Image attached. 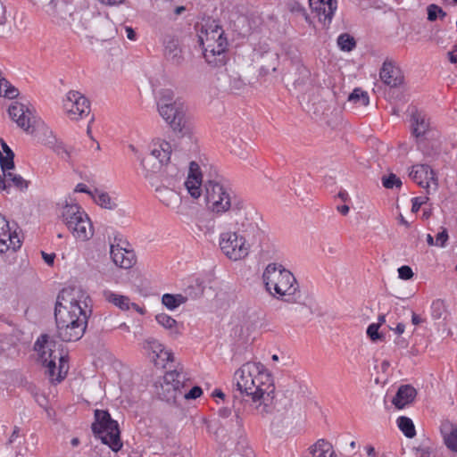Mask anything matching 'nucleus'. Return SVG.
Segmentation results:
<instances>
[{"mask_svg": "<svg viewBox=\"0 0 457 457\" xmlns=\"http://www.w3.org/2000/svg\"><path fill=\"white\" fill-rule=\"evenodd\" d=\"M237 389L251 397L254 413L266 418L275 410V386L260 362H245L234 375Z\"/></svg>", "mask_w": 457, "mask_h": 457, "instance_id": "f257e3e1", "label": "nucleus"}, {"mask_svg": "<svg viewBox=\"0 0 457 457\" xmlns=\"http://www.w3.org/2000/svg\"><path fill=\"white\" fill-rule=\"evenodd\" d=\"M81 297L82 292L74 287L62 289L57 296L54 318L57 337L62 341H78L86 331L91 310H87L85 303L81 306Z\"/></svg>", "mask_w": 457, "mask_h": 457, "instance_id": "f03ea898", "label": "nucleus"}, {"mask_svg": "<svg viewBox=\"0 0 457 457\" xmlns=\"http://www.w3.org/2000/svg\"><path fill=\"white\" fill-rule=\"evenodd\" d=\"M262 280L266 290L272 296L291 303L299 302V285L293 273L281 264H268L263 271Z\"/></svg>", "mask_w": 457, "mask_h": 457, "instance_id": "7ed1b4c3", "label": "nucleus"}, {"mask_svg": "<svg viewBox=\"0 0 457 457\" xmlns=\"http://www.w3.org/2000/svg\"><path fill=\"white\" fill-rule=\"evenodd\" d=\"M198 42L208 63L214 66L225 64L228 43L227 37H224V30L216 21L213 20L202 25L198 34Z\"/></svg>", "mask_w": 457, "mask_h": 457, "instance_id": "20e7f679", "label": "nucleus"}, {"mask_svg": "<svg viewBox=\"0 0 457 457\" xmlns=\"http://www.w3.org/2000/svg\"><path fill=\"white\" fill-rule=\"evenodd\" d=\"M205 201L207 208L213 213L222 214L232 212L236 214L244 209V201L238 198L234 191L215 178L204 183Z\"/></svg>", "mask_w": 457, "mask_h": 457, "instance_id": "39448f33", "label": "nucleus"}, {"mask_svg": "<svg viewBox=\"0 0 457 457\" xmlns=\"http://www.w3.org/2000/svg\"><path fill=\"white\" fill-rule=\"evenodd\" d=\"M61 347L57 342L47 334L41 335L34 345V350L37 352L39 359L46 366V373L52 381L61 382L68 373V355L62 353L57 356L56 347Z\"/></svg>", "mask_w": 457, "mask_h": 457, "instance_id": "423d86ee", "label": "nucleus"}, {"mask_svg": "<svg viewBox=\"0 0 457 457\" xmlns=\"http://www.w3.org/2000/svg\"><path fill=\"white\" fill-rule=\"evenodd\" d=\"M61 218L72 236L80 241H87L94 236V228L86 212L77 204H66Z\"/></svg>", "mask_w": 457, "mask_h": 457, "instance_id": "0eeeda50", "label": "nucleus"}, {"mask_svg": "<svg viewBox=\"0 0 457 457\" xmlns=\"http://www.w3.org/2000/svg\"><path fill=\"white\" fill-rule=\"evenodd\" d=\"M95 419L92 424L94 434L112 451L118 452L122 446L118 422L111 418L107 411L103 410L95 411Z\"/></svg>", "mask_w": 457, "mask_h": 457, "instance_id": "6e6552de", "label": "nucleus"}, {"mask_svg": "<svg viewBox=\"0 0 457 457\" xmlns=\"http://www.w3.org/2000/svg\"><path fill=\"white\" fill-rule=\"evenodd\" d=\"M158 112L174 132L182 135L188 132L186 110L183 104L177 101L168 103V99L163 96L158 101Z\"/></svg>", "mask_w": 457, "mask_h": 457, "instance_id": "1a4fd4ad", "label": "nucleus"}, {"mask_svg": "<svg viewBox=\"0 0 457 457\" xmlns=\"http://www.w3.org/2000/svg\"><path fill=\"white\" fill-rule=\"evenodd\" d=\"M219 245L224 255L234 262L246 258L250 252V244L236 231L222 232Z\"/></svg>", "mask_w": 457, "mask_h": 457, "instance_id": "9d476101", "label": "nucleus"}, {"mask_svg": "<svg viewBox=\"0 0 457 457\" xmlns=\"http://www.w3.org/2000/svg\"><path fill=\"white\" fill-rule=\"evenodd\" d=\"M11 119L19 128L28 134H34L37 129L42 131V124L34 113V109L20 102H14L8 108Z\"/></svg>", "mask_w": 457, "mask_h": 457, "instance_id": "9b49d317", "label": "nucleus"}, {"mask_svg": "<svg viewBox=\"0 0 457 457\" xmlns=\"http://www.w3.org/2000/svg\"><path fill=\"white\" fill-rule=\"evenodd\" d=\"M63 110L67 116L73 120L88 117L89 121L94 120V117L90 116L91 110L88 99L79 91L71 90L67 93L63 100Z\"/></svg>", "mask_w": 457, "mask_h": 457, "instance_id": "f8f14e48", "label": "nucleus"}, {"mask_svg": "<svg viewBox=\"0 0 457 457\" xmlns=\"http://www.w3.org/2000/svg\"><path fill=\"white\" fill-rule=\"evenodd\" d=\"M179 171L174 175V178L164 179L162 184L155 188L156 197L167 208L179 212L182 204V197L177 191V184L179 183L178 175Z\"/></svg>", "mask_w": 457, "mask_h": 457, "instance_id": "ddd939ff", "label": "nucleus"}, {"mask_svg": "<svg viewBox=\"0 0 457 457\" xmlns=\"http://www.w3.org/2000/svg\"><path fill=\"white\" fill-rule=\"evenodd\" d=\"M409 176L420 187L425 188L428 195L436 192L439 187L436 173L428 164L413 165Z\"/></svg>", "mask_w": 457, "mask_h": 457, "instance_id": "4468645a", "label": "nucleus"}, {"mask_svg": "<svg viewBox=\"0 0 457 457\" xmlns=\"http://www.w3.org/2000/svg\"><path fill=\"white\" fill-rule=\"evenodd\" d=\"M45 145H48L62 160L70 162L71 160L73 147L67 146L62 141H58L53 134V131L45 124H42V137H39Z\"/></svg>", "mask_w": 457, "mask_h": 457, "instance_id": "2eb2a0df", "label": "nucleus"}, {"mask_svg": "<svg viewBox=\"0 0 457 457\" xmlns=\"http://www.w3.org/2000/svg\"><path fill=\"white\" fill-rule=\"evenodd\" d=\"M21 245L18 234L11 231L9 221L0 214V253H6L10 249L16 251Z\"/></svg>", "mask_w": 457, "mask_h": 457, "instance_id": "dca6fc26", "label": "nucleus"}, {"mask_svg": "<svg viewBox=\"0 0 457 457\" xmlns=\"http://www.w3.org/2000/svg\"><path fill=\"white\" fill-rule=\"evenodd\" d=\"M110 255L113 263L121 269H130L137 262L135 253L131 250H127L119 245L111 244Z\"/></svg>", "mask_w": 457, "mask_h": 457, "instance_id": "f3484780", "label": "nucleus"}, {"mask_svg": "<svg viewBox=\"0 0 457 457\" xmlns=\"http://www.w3.org/2000/svg\"><path fill=\"white\" fill-rule=\"evenodd\" d=\"M381 80L390 87H396L403 83V74L401 69L392 61L386 60L380 69Z\"/></svg>", "mask_w": 457, "mask_h": 457, "instance_id": "a211bd4d", "label": "nucleus"}, {"mask_svg": "<svg viewBox=\"0 0 457 457\" xmlns=\"http://www.w3.org/2000/svg\"><path fill=\"white\" fill-rule=\"evenodd\" d=\"M93 12L89 11L76 12L71 15V27L77 34H86L96 29Z\"/></svg>", "mask_w": 457, "mask_h": 457, "instance_id": "6ab92c4d", "label": "nucleus"}, {"mask_svg": "<svg viewBox=\"0 0 457 457\" xmlns=\"http://www.w3.org/2000/svg\"><path fill=\"white\" fill-rule=\"evenodd\" d=\"M184 185L193 198L197 199L202 195V173L196 162H190L188 175Z\"/></svg>", "mask_w": 457, "mask_h": 457, "instance_id": "aec40b11", "label": "nucleus"}, {"mask_svg": "<svg viewBox=\"0 0 457 457\" xmlns=\"http://www.w3.org/2000/svg\"><path fill=\"white\" fill-rule=\"evenodd\" d=\"M172 147L170 144L162 138L154 139L151 145V156L158 160L159 164L153 165V170L160 168L162 164H167L170 160Z\"/></svg>", "mask_w": 457, "mask_h": 457, "instance_id": "412c9836", "label": "nucleus"}, {"mask_svg": "<svg viewBox=\"0 0 457 457\" xmlns=\"http://www.w3.org/2000/svg\"><path fill=\"white\" fill-rule=\"evenodd\" d=\"M164 55L169 62L174 65H180L183 62L182 50L178 38L167 37L164 40Z\"/></svg>", "mask_w": 457, "mask_h": 457, "instance_id": "4be33fe9", "label": "nucleus"}, {"mask_svg": "<svg viewBox=\"0 0 457 457\" xmlns=\"http://www.w3.org/2000/svg\"><path fill=\"white\" fill-rule=\"evenodd\" d=\"M203 293L202 289H199L198 292H195L192 294L191 288L188 287L186 295L182 294H177V295H171V294H165L162 297V303L163 305H165L170 310H174L179 305L185 303L188 298L195 299L199 297Z\"/></svg>", "mask_w": 457, "mask_h": 457, "instance_id": "5701e85b", "label": "nucleus"}, {"mask_svg": "<svg viewBox=\"0 0 457 457\" xmlns=\"http://www.w3.org/2000/svg\"><path fill=\"white\" fill-rule=\"evenodd\" d=\"M416 395L417 391L413 386L411 385H403L398 388L392 403L397 409H403L412 403Z\"/></svg>", "mask_w": 457, "mask_h": 457, "instance_id": "b1692460", "label": "nucleus"}, {"mask_svg": "<svg viewBox=\"0 0 457 457\" xmlns=\"http://www.w3.org/2000/svg\"><path fill=\"white\" fill-rule=\"evenodd\" d=\"M320 6L315 7L318 12L320 21L323 25L328 27L331 22L336 10L337 9V0H318Z\"/></svg>", "mask_w": 457, "mask_h": 457, "instance_id": "393cba45", "label": "nucleus"}, {"mask_svg": "<svg viewBox=\"0 0 457 457\" xmlns=\"http://www.w3.org/2000/svg\"><path fill=\"white\" fill-rule=\"evenodd\" d=\"M261 71L268 74L275 71L278 65L279 55L276 51L267 49L258 53Z\"/></svg>", "mask_w": 457, "mask_h": 457, "instance_id": "a878e982", "label": "nucleus"}, {"mask_svg": "<svg viewBox=\"0 0 457 457\" xmlns=\"http://www.w3.org/2000/svg\"><path fill=\"white\" fill-rule=\"evenodd\" d=\"M305 457H337V455L328 442L320 439L309 447Z\"/></svg>", "mask_w": 457, "mask_h": 457, "instance_id": "bb28decb", "label": "nucleus"}, {"mask_svg": "<svg viewBox=\"0 0 457 457\" xmlns=\"http://www.w3.org/2000/svg\"><path fill=\"white\" fill-rule=\"evenodd\" d=\"M187 374L182 371V369L168 371L163 376V381L179 391H182L187 386Z\"/></svg>", "mask_w": 457, "mask_h": 457, "instance_id": "cd10ccee", "label": "nucleus"}, {"mask_svg": "<svg viewBox=\"0 0 457 457\" xmlns=\"http://www.w3.org/2000/svg\"><path fill=\"white\" fill-rule=\"evenodd\" d=\"M442 433L447 448L457 453V427L452 424L443 425Z\"/></svg>", "mask_w": 457, "mask_h": 457, "instance_id": "c85d7f7f", "label": "nucleus"}, {"mask_svg": "<svg viewBox=\"0 0 457 457\" xmlns=\"http://www.w3.org/2000/svg\"><path fill=\"white\" fill-rule=\"evenodd\" d=\"M158 395L168 403L176 404L178 398L182 395V391L177 390L163 381L161 384V390L158 392Z\"/></svg>", "mask_w": 457, "mask_h": 457, "instance_id": "c756f323", "label": "nucleus"}, {"mask_svg": "<svg viewBox=\"0 0 457 457\" xmlns=\"http://www.w3.org/2000/svg\"><path fill=\"white\" fill-rule=\"evenodd\" d=\"M92 198L96 204L104 209L114 210L118 206L115 199L112 198L108 193L102 192L97 189L94 191Z\"/></svg>", "mask_w": 457, "mask_h": 457, "instance_id": "7c9ffc66", "label": "nucleus"}, {"mask_svg": "<svg viewBox=\"0 0 457 457\" xmlns=\"http://www.w3.org/2000/svg\"><path fill=\"white\" fill-rule=\"evenodd\" d=\"M104 296L105 300L122 311H127L130 308V301L128 296L115 294L112 291H104Z\"/></svg>", "mask_w": 457, "mask_h": 457, "instance_id": "2f4dec72", "label": "nucleus"}, {"mask_svg": "<svg viewBox=\"0 0 457 457\" xmlns=\"http://www.w3.org/2000/svg\"><path fill=\"white\" fill-rule=\"evenodd\" d=\"M144 348L152 350L157 357H160L162 353L167 357L168 361H173V355L170 352H166L163 349L162 345L155 338L149 337L144 343Z\"/></svg>", "mask_w": 457, "mask_h": 457, "instance_id": "473e14b6", "label": "nucleus"}, {"mask_svg": "<svg viewBox=\"0 0 457 457\" xmlns=\"http://www.w3.org/2000/svg\"><path fill=\"white\" fill-rule=\"evenodd\" d=\"M412 121V133L416 137H420L426 134L428 129V123L426 121L425 118L422 117L420 113H415L411 117Z\"/></svg>", "mask_w": 457, "mask_h": 457, "instance_id": "72a5a7b5", "label": "nucleus"}, {"mask_svg": "<svg viewBox=\"0 0 457 457\" xmlns=\"http://www.w3.org/2000/svg\"><path fill=\"white\" fill-rule=\"evenodd\" d=\"M155 320L164 328L170 329L172 335L178 336L179 334L178 322L170 315L160 313L155 316Z\"/></svg>", "mask_w": 457, "mask_h": 457, "instance_id": "f704fd0d", "label": "nucleus"}, {"mask_svg": "<svg viewBox=\"0 0 457 457\" xmlns=\"http://www.w3.org/2000/svg\"><path fill=\"white\" fill-rule=\"evenodd\" d=\"M397 425L406 437L412 438L415 436V427L410 418L405 416L399 417L397 420Z\"/></svg>", "mask_w": 457, "mask_h": 457, "instance_id": "c9c22d12", "label": "nucleus"}, {"mask_svg": "<svg viewBox=\"0 0 457 457\" xmlns=\"http://www.w3.org/2000/svg\"><path fill=\"white\" fill-rule=\"evenodd\" d=\"M4 178H6L7 182L11 184V186H14L21 191H23L28 188L29 182L24 179L21 175L14 174L12 172L7 171L4 173Z\"/></svg>", "mask_w": 457, "mask_h": 457, "instance_id": "e433bc0d", "label": "nucleus"}, {"mask_svg": "<svg viewBox=\"0 0 457 457\" xmlns=\"http://www.w3.org/2000/svg\"><path fill=\"white\" fill-rule=\"evenodd\" d=\"M337 45L342 51L350 52L356 46V41L351 35L344 33L338 37Z\"/></svg>", "mask_w": 457, "mask_h": 457, "instance_id": "4c0bfd02", "label": "nucleus"}, {"mask_svg": "<svg viewBox=\"0 0 457 457\" xmlns=\"http://www.w3.org/2000/svg\"><path fill=\"white\" fill-rule=\"evenodd\" d=\"M348 101L359 103L360 105L367 106L370 104V98L367 92L360 88H355L348 96Z\"/></svg>", "mask_w": 457, "mask_h": 457, "instance_id": "58836bf2", "label": "nucleus"}, {"mask_svg": "<svg viewBox=\"0 0 457 457\" xmlns=\"http://www.w3.org/2000/svg\"><path fill=\"white\" fill-rule=\"evenodd\" d=\"M296 71L299 75L298 78H294L290 75L288 79L293 81L295 87L304 85L310 79L309 70L304 66H299L297 67Z\"/></svg>", "mask_w": 457, "mask_h": 457, "instance_id": "ea45409f", "label": "nucleus"}, {"mask_svg": "<svg viewBox=\"0 0 457 457\" xmlns=\"http://www.w3.org/2000/svg\"><path fill=\"white\" fill-rule=\"evenodd\" d=\"M13 159L14 154L12 151L7 153V155H4L3 153L0 152V165L3 170V173H5L14 168Z\"/></svg>", "mask_w": 457, "mask_h": 457, "instance_id": "a19ab883", "label": "nucleus"}, {"mask_svg": "<svg viewBox=\"0 0 457 457\" xmlns=\"http://www.w3.org/2000/svg\"><path fill=\"white\" fill-rule=\"evenodd\" d=\"M428 10V20L429 21H434L436 20L437 16L441 19H444L446 16V12L438 5L432 4H429L427 8Z\"/></svg>", "mask_w": 457, "mask_h": 457, "instance_id": "79ce46f5", "label": "nucleus"}, {"mask_svg": "<svg viewBox=\"0 0 457 457\" xmlns=\"http://www.w3.org/2000/svg\"><path fill=\"white\" fill-rule=\"evenodd\" d=\"M445 313V305L442 300H436L432 303L431 305V314L432 317L436 320H439L443 318Z\"/></svg>", "mask_w": 457, "mask_h": 457, "instance_id": "37998d69", "label": "nucleus"}, {"mask_svg": "<svg viewBox=\"0 0 457 457\" xmlns=\"http://www.w3.org/2000/svg\"><path fill=\"white\" fill-rule=\"evenodd\" d=\"M245 86V83L241 77L235 73L229 76V89L232 92L237 93L241 91Z\"/></svg>", "mask_w": 457, "mask_h": 457, "instance_id": "c03bdc74", "label": "nucleus"}, {"mask_svg": "<svg viewBox=\"0 0 457 457\" xmlns=\"http://www.w3.org/2000/svg\"><path fill=\"white\" fill-rule=\"evenodd\" d=\"M382 184L386 188L400 187L402 186L401 179L394 173L382 178Z\"/></svg>", "mask_w": 457, "mask_h": 457, "instance_id": "a18cd8bd", "label": "nucleus"}, {"mask_svg": "<svg viewBox=\"0 0 457 457\" xmlns=\"http://www.w3.org/2000/svg\"><path fill=\"white\" fill-rule=\"evenodd\" d=\"M379 324L372 323L367 328V335L372 342L382 340L384 336L378 332Z\"/></svg>", "mask_w": 457, "mask_h": 457, "instance_id": "49530a36", "label": "nucleus"}, {"mask_svg": "<svg viewBox=\"0 0 457 457\" xmlns=\"http://www.w3.org/2000/svg\"><path fill=\"white\" fill-rule=\"evenodd\" d=\"M288 9L291 12L302 15L307 18V12L305 8L298 1L293 0L287 4Z\"/></svg>", "mask_w": 457, "mask_h": 457, "instance_id": "de8ad7c7", "label": "nucleus"}, {"mask_svg": "<svg viewBox=\"0 0 457 457\" xmlns=\"http://www.w3.org/2000/svg\"><path fill=\"white\" fill-rule=\"evenodd\" d=\"M449 238L447 229L443 228L442 231L439 232L436 237V245L444 247Z\"/></svg>", "mask_w": 457, "mask_h": 457, "instance_id": "09e8293b", "label": "nucleus"}, {"mask_svg": "<svg viewBox=\"0 0 457 457\" xmlns=\"http://www.w3.org/2000/svg\"><path fill=\"white\" fill-rule=\"evenodd\" d=\"M203 395V390L200 386H195L192 387L187 393L183 395L185 399H196Z\"/></svg>", "mask_w": 457, "mask_h": 457, "instance_id": "8fccbe9b", "label": "nucleus"}, {"mask_svg": "<svg viewBox=\"0 0 457 457\" xmlns=\"http://www.w3.org/2000/svg\"><path fill=\"white\" fill-rule=\"evenodd\" d=\"M398 275L401 279L407 280L413 277V272L409 266L403 265L398 269Z\"/></svg>", "mask_w": 457, "mask_h": 457, "instance_id": "3c124183", "label": "nucleus"}, {"mask_svg": "<svg viewBox=\"0 0 457 457\" xmlns=\"http://www.w3.org/2000/svg\"><path fill=\"white\" fill-rule=\"evenodd\" d=\"M2 95L4 94V96L9 99H13L18 96V90L15 87L10 86L8 82L7 87L4 85L2 86Z\"/></svg>", "mask_w": 457, "mask_h": 457, "instance_id": "603ef678", "label": "nucleus"}, {"mask_svg": "<svg viewBox=\"0 0 457 457\" xmlns=\"http://www.w3.org/2000/svg\"><path fill=\"white\" fill-rule=\"evenodd\" d=\"M428 201V196H420V197H414L412 198V206H411V212H419L420 206L424 204H426Z\"/></svg>", "mask_w": 457, "mask_h": 457, "instance_id": "864d4df0", "label": "nucleus"}, {"mask_svg": "<svg viewBox=\"0 0 457 457\" xmlns=\"http://www.w3.org/2000/svg\"><path fill=\"white\" fill-rule=\"evenodd\" d=\"M413 451L416 453V457H430L431 455L429 447H415Z\"/></svg>", "mask_w": 457, "mask_h": 457, "instance_id": "5fc2aeb1", "label": "nucleus"}, {"mask_svg": "<svg viewBox=\"0 0 457 457\" xmlns=\"http://www.w3.org/2000/svg\"><path fill=\"white\" fill-rule=\"evenodd\" d=\"M75 192L87 193L92 196L94 192L89 191L87 185L79 183L76 186Z\"/></svg>", "mask_w": 457, "mask_h": 457, "instance_id": "6e6d98bb", "label": "nucleus"}, {"mask_svg": "<svg viewBox=\"0 0 457 457\" xmlns=\"http://www.w3.org/2000/svg\"><path fill=\"white\" fill-rule=\"evenodd\" d=\"M42 256H43L44 261L48 265L54 264V257H55V255L54 253L49 254V253H46L45 252H42Z\"/></svg>", "mask_w": 457, "mask_h": 457, "instance_id": "4d7b16f0", "label": "nucleus"}, {"mask_svg": "<svg viewBox=\"0 0 457 457\" xmlns=\"http://www.w3.org/2000/svg\"><path fill=\"white\" fill-rule=\"evenodd\" d=\"M160 94H161L160 98H162L163 96H165V98L168 99V103H173L172 102V99H173L172 91H170L169 89H165V90H162Z\"/></svg>", "mask_w": 457, "mask_h": 457, "instance_id": "13d9d810", "label": "nucleus"}, {"mask_svg": "<svg viewBox=\"0 0 457 457\" xmlns=\"http://www.w3.org/2000/svg\"><path fill=\"white\" fill-rule=\"evenodd\" d=\"M11 184L7 182L6 178L4 176L3 178L0 177V190H6L10 188Z\"/></svg>", "mask_w": 457, "mask_h": 457, "instance_id": "bf43d9fd", "label": "nucleus"}, {"mask_svg": "<svg viewBox=\"0 0 457 457\" xmlns=\"http://www.w3.org/2000/svg\"><path fill=\"white\" fill-rule=\"evenodd\" d=\"M127 37L130 40L136 39V33L134 29L131 27H126L125 28Z\"/></svg>", "mask_w": 457, "mask_h": 457, "instance_id": "052dcab7", "label": "nucleus"}, {"mask_svg": "<svg viewBox=\"0 0 457 457\" xmlns=\"http://www.w3.org/2000/svg\"><path fill=\"white\" fill-rule=\"evenodd\" d=\"M235 423H236V427L240 429L243 428V419L242 417L239 415L238 412H236L235 413Z\"/></svg>", "mask_w": 457, "mask_h": 457, "instance_id": "680f3d73", "label": "nucleus"}, {"mask_svg": "<svg viewBox=\"0 0 457 457\" xmlns=\"http://www.w3.org/2000/svg\"><path fill=\"white\" fill-rule=\"evenodd\" d=\"M230 414H231V410L229 408H221L219 411V415H220V417H222V418H228L230 416Z\"/></svg>", "mask_w": 457, "mask_h": 457, "instance_id": "e2e57ef3", "label": "nucleus"}, {"mask_svg": "<svg viewBox=\"0 0 457 457\" xmlns=\"http://www.w3.org/2000/svg\"><path fill=\"white\" fill-rule=\"evenodd\" d=\"M447 54H448L449 61L452 63H456L457 64V52L456 51H450V52H448Z\"/></svg>", "mask_w": 457, "mask_h": 457, "instance_id": "0e129e2a", "label": "nucleus"}, {"mask_svg": "<svg viewBox=\"0 0 457 457\" xmlns=\"http://www.w3.org/2000/svg\"><path fill=\"white\" fill-rule=\"evenodd\" d=\"M411 322L413 325H419L423 322V320L416 313H412L411 315Z\"/></svg>", "mask_w": 457, "mask_h": 457, "instance_id": "69168bd1", "label": "nucleus"}, {"mask_svg": "<svg viewBox=\"0 0 457 457\" xmlns=\"http://www.w3.org/2000/svg\"><path fill=\"white\" fill-rule=\"evenodd\" d=\"M337 211L343 214L346 215L349 212V206L346 204L337 206Z\"/></svg>", "mask_w": 457, "mask_h": 457, "instance_id": "338daca9", "label": "nucleus"}, {"mask_svg": "<svg viewBox=\"0 0 457 457\" xmlns=\"http://www.w3.org/2000/svg\"><path fill=\"white\" fill-rule=\"evenodd\" d=\"M130 307H132L136 312H137L140 314H145V311L143 307H140L137 303H130Z\"/></svg>", "mask_w": 457, "mask_h": 457, "instance_id": "774afa93", "label": "nucleus"}]
</instances>
